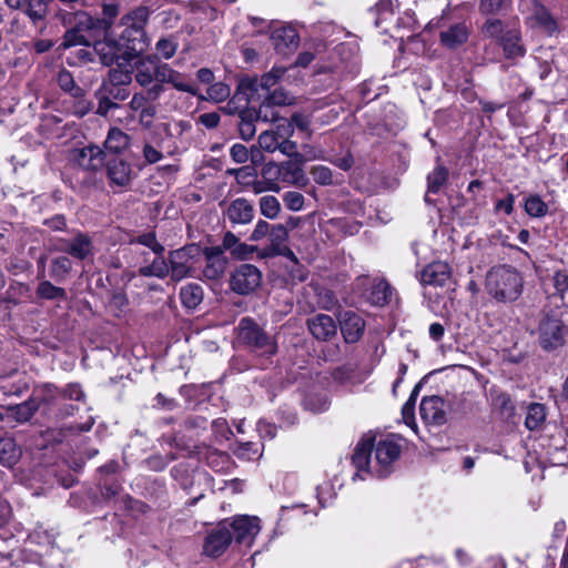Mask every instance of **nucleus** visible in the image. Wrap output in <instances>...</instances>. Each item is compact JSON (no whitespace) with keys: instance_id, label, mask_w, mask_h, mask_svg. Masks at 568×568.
<instances>
[{"instance_id":"obj_1","label":"nucleus","mask_w":568,"mask_h":568,"mask_svg":"<svg viewBox=\"0 0 568 568\" xmlns=\"http://www.w3.org/2000/svg\"><path fill=\"white\" fill-rule=\"evenodd\" d=\"M150 18L148 7H138L121 18L123 30L119 34V43L129 58L138 57L149 47L145 26Z\"/></svg>"},{"instance_id":"obj_2","label":"nucleus","mask_w":568,"mask_h":568,"mask_svg":"<svg viewBox=\"0 0 568 568\" xmlns=\"http://www.w3.org/2000/svg\"><path fill=\"white\" fill-rule=\"evenodd\" d=\"M487 293L498 302H514L523 291V277L511 266L493 267L486 275Z\"/></svg>"},{"instance_id":"obj_3","label":"nucleus","mask_w":568,"mask_h":568,"mask_svg":"<svg viewBox=\"0 0 568 568\" xmlns=\"http://www.w3.org/2000/svg\"><path fill=\"white\" fill-rule=\"evenodd\" d=\"M237 339L257 355H274L277 345L254 320L243 317L237 325Z\"/></svg>"},{"instance_id":"obj_4","label":"nucleus","mask_w":568,"mask_h":568,"mask_svg":"<svg viewBox=\"0 0 568 568\" xmlns=\"http://www.w3.org/2000/svg\"><path fill=\"white\" fill-rule=\"evenodd\" d=\"M201 247L197 244L185 245L169 252L171 280L180 282L191 276L193 262L200 255Z\"/></svg>"},{"instance_id":"obj_5","label":"nucleus","mask_w":568,"mask_h":568,"mask_svg":"<svg viewBox=\"0 0 568 568\" xmlns=\"http://www.w3.org/2000/svg\"><path fill=\"white\" fill-rule=\"evenodd\" d=\"M262 283V272L253 264L239 265L230 277V287L240 295L253 293Z\"/></svg>"},{"instance_id":"obj_6","label":"nucleus","mask_w":568,"mask_h":568,"mask_svg":"<svg viewBox=\"0 0 568 568\" xmlns=\"http://www.w3.org/2000/svg\"><path fill=\"white\" fill-rule=\"evenodd\" d=\"M286 69L283 67H274L267 73L263 74L261 79H246L241 81V93L245 95V102L251 103L255 100L258 93L270 91L277 82L284 77Z\"/></svg>"},{"instance_id":"obj_7","label":"nucleus","mask_w":568,"mask_h":568,"mask_svg":"<svg viewBox=\"0 0 568 568\" xmlns=\"http://www.w3.org/2000/svg\"><path fill=\"white\" fill-rule=\"evenodd\" d=\"M229 520V529L236 544L251 547L261 530L260 518L248 515L235 516Z\"/></svg>"},{"instance_id":"obj_8","label":"nucleus","mask_w":568,"mask_h":568,"mask_svg":"<svg viewBox=\"0 0 568 568\" xmlns=\"http://www.w3.org/2000/svg\"><path fill=\"white\" fill-rule=\"evenodd\" d=\"M232 540L229 520H223L207 532L203 542V554L210 558H219L227 550Z\"/></svg>"},{"instance_id":"obj_9","label":"nucleus","mask_w":568,"mask_h":568,"mask_svg":"<svg viewBox=\"0 0 568 568\" xmlns=\"http://www.w3.org/2000/svg\"><path fill=\"white\" fill-rule=\"evenodd\" d=\"M567 334L568 327L559 318L546 317L539 324V342L546 351L562 346Z\"/></svg>"},{"instance_id":"obj_10","label":"nucleus","mask_w":568,"mask_h":568,"mask_svg":"<svg viewBox=\"0 0 568 568\" xmlns=\"http://www.w3.org/2000/svg\"><path fill=\"white\" fill-rule=\"evenodd\" d=\"M57 250L82 261L93 255V243L89 234L77 232L72 239L59 240Z\"/></svg>"},{"instance_id":"obj_11","label":"nucleus","mask_w":568,"mask_h":568,"mask_svg":"<svg viewBox=\"0 0 568 568\" xmlns=\"http://www.w3.org/2000/svg\"><path fill=\"white\" fill-rule=\"evenodd\" d=\"M67 22L75 27L78 31L82 32L88 38L95 36L97 32H106L111 29V21L94 19L84 11L69 14L64 18V23Z\"/></svg>"},{"instance_id":"obj_12","label":"nucleus","mask_w":568,"mask_h":568,"mask_svg":"<svg viewBox=\"0 0 568 568\" xmlns=\"http://www.w3.org/2000/svg\"><path fill=\"white\" fill-rule=\"evenodd\" d=\"M255 210L251 201L237 197L223 210V215L232 225H247L254 219Z\"/></svg>"},{"instance_id":"obj_13","label":"nucleus","mask_w":568,"mask_h":568,"mask_svg":"<svg viewBox=\"0 0 568 568\" xmlns=\"http://www.w3.org/2000/svg\"><path fill=\"white\" fill-rule=\"evenodd\" d=\"M206 264L203 268V276L207 280L216 281L225 274L229 260L221 248L209 246L203 250Z\"/></svg>"},{"instance_id":"obj_14","label":"nucleus","mask_w":568,"mask_h":568,"mask_svg":"<svg viewBox=\"0 0 568 568\" xmlns=\"http://www.w3.org/2000/svg\"><path fill=\"white\" fill-rule=\"evenodd\" d=\"M271 41L276 52L287 55L298 48L300 36L292 26H284L273 30Z\"/></svg>"},{"instance_id":"obj_15","label":"nucleus","mask_w":568,"mask_h":568,"mask_svg":"<svg viewBox=\"0 0 568 568\" xmlns=\"http://www.w3.org/2000/svg\"><path fill=\"white\" fill-rule=\"evenodd\" d=\"M341 332L346 343H356L363 335L365 322L353 311H344L338 317Z\"/></svg>"},{"instance_id":"obj_16","label":"nucleus","mask_w":568,"mask_h":568,"mask_svg":"<svg viewBox=\"0 0 568 568\" xmlns=\"http://www.w3.org/2000/svg\"><path fill=\"white\" fill-rule=\"evenodd\" d=\"M375 459L381 467L379 476L388 474L387 467L400 455V447L393 438L381 439L375 446Z\"/></svg>"},{"instance_id":"obj_17","label":"nucleus","mask_w":568,"mask_h":568,"mask_svg":"<svg viewBox=\"0 0 568 568\" xmlns=\"http://www.w3.org/2000/svg\"><path fill=\"white\" fill-rule=\"evenodd\" d=\"M446 404L439 396H430L423 398L420 403L422 418L433 425H443L446 423Z\"/></svg>"},{"instance_id":"obj_18","label":"nucleus","mask_w":568,"mask_h":568,"mask_svg":"<svg viewBox=\"0 0 568 568\" xmlns=\"http://www.w3.org/2000/svg\"><path fill=\"white\" fill-rule=\"evenodd\" d=\"M310 333L317 341H329L336 335L337 326L332 316L326 314H316L306 320Z\"/></svg>"},{"instance_id":"obj_19","label":"nucleus","mask_w":568,"mask_h":568,"mask_svg":"<svg viewBox=\"0 0 568 568\" xmlns=\"http://www.w3.org/2000/svg\"><path fill=\"white\" fill-rule=\"evenodd\" d=\"M215 247L221 248L222 254L230 252L234 258L241 261L248 258L257 251V246L241 242L240 239L231 231L224 233L221 244Z\"/></svg>"},{"instance_id":"obj_20","label":"nucleus","mask_w":568,"mask_h":568,"mask_svg":"<svg viewBox=\"0 0 568 568\" xmlns=\"http://www.w3.org/2000/svg\"><path fill=\"white\" fill-rule=\"evenodd\" d=\"M450 267L445 262H433L420 272L422 285L444 286L450 280Z\"/></svg>"},{"instance_id":"obj_21","label":"nucleus","mask_w":568,"mask_h":568,"mask_svg":"<svg viewBox=\"0 0 568 568\" xmlns=\"http://www.w3.org/2000/svg\"><path fill=\"white\" fill-rule=\"evenodd\" d=\"M258 119L263 121L274 120V114L270 116L267 113H262L255 109H243L239 112L237 126L243 140L248 141L255 135V121Z\"/></svg>"},{"instance_id":"obj_22","label":"nucleus","mask_w":568,"mask_h":568,"mask_svg":"<svg viewBox=\"0 0 568 568\" xmlns=\"http://www.w3.org/2000/svg\"><path fill=\"white\" fill-rule=\"evenodd\" d=\"M6 3L14 10H21L36 24L45 19L49 12L45 0H6Z\"/></svg>"},{"instance_id":"obj_23","label":"nucleus","mask_w":568,"mask_h":568,"mask_svg":"<svg viewBox=\"0 0 568 568\" xmlns=\"http://www.w3.org/2000/svg\"><path fill=\"white\" fill-rule=\"evenodd\" d=\"M106 176L111 185L128 186L133 178L131 164L122 159L109 160L106 163Z\"/></svg>"},{"instance_id":"obj_24","label":"nucleus","mask_w":568,"mask_h":568,"mask_svg":"<svg viewBox=\"0 0 568 568\" xmlns=\"http://www.w3.org/2000/svg\"><path fill=\"white\" fill-rule=\"evenodd\" d=\"M104 33V39L95 41L93 49L97 55L99 57V61L105 65H112L119 58V52L121 49V44L119 41L110 37V30Z\"/></svg>"},{"instance_id":"obj_25","label":"nucleus","mask_w":568,"mask_h":568,"mask_svg":"<svg viewBox=\"0 0 568 568\" xmlns=\"http://www.w3.org/2000/svg\"><path fill=\"white\" fill-rule=\"evenodd\" d=\"M75 162L88 171H99L105 162L104 152L98 145H88L78 151Z\"/></svg>"},{"instance_id":"obj_26","label":"nucleus","mask_w":568,"mask_h":568,"mask_svg":"<svg viewBox=\"0 0 568 568\" xmlns=\"http://www.w3.org/2000/svg\"><path fill=\"white\" fill-rule=\"evenodd\" d=\"M39 407V402L34 398H30L18 405L4 406L3 409L6 410L7 419L23 424L33 417Z\"/></svg>"},{"instance_id":"obj_27","label":"nucleus","mask_w":568,"mask_h":568,"mask_svg":"<svg viewBox=\"0 0 568 568\" xmlns=\"http://www.w3.org/2000/svg\"><path fill=\"white\" fill-rule=\"evenodd\" d=\"M156 78V57L149 55L135 63L134 79L143 88L150 87Z\"/></svg>"},{"instance_id":"obj_28","label":"nucleus","mask_w":568,"mask_h":568,"mask_svg":"<svg viewBox=\"0 0 568 568\" xmlns=\"http://www.w3.org/2000/svg\"><path fill=\"white\" fill-rule=\"evenodd\" d=\"M281 180L284 183L292 184L298 187H304L308 180L302 168V160L284 161L281 163Z\"/></svg>"},{"instance_id":"obj_29","label":"nucleus","mask_w":568,"mask_h":568,"mask_svg":"<svg viewBox=\"0 0 568 568\" xmlns=\"http://www.w3.org/2000/svg\"><path fill=\"white\" fill-rule=\"evenodd\" d=\"M253 102L260 103V109L262 113L272 106H282L288 105L292 103V97L287 94V92L282 88H275L273 91L270 90L265 93H258L255 95V100Z\"/></svg>"},{"instance_id":"obj_30","label":"nucleus","mask_w":568,"mask_h":568,"mask_svg":"<svg viewBox=\"0 0 568 568\" xmlns=\"http://www.w3.org/2000/svg\"><path fill=\"white\" fill-rule=\"evenodd\" d=\"M546 293L551 298H559L561 306L568 307V274L556 272L546 284Z\"/></svg>"},{"instance_id":"obj_31","label":"nucleus","mask_w":568,"mask_h":568,"mask_svg":"<svg viewBox=\"0 0 568 568\" xmlns=\"http://www.w3.org/2000/svg\"><path fill=\"white\" fill-rule=\"evenodd\" d=\"M469 36L468 28L464 23H457L440 32V42L448 49H455L464 44Z\"/></svg>"},{"instance_id":"obj_32","label":"nucleus","mask_w":568,"mask_h":568,"mask_svg":"<svg viewBox=\"0 0 568 568\" xmlns=\"http://www.w3.org/2000/svg\"><path fill=\"white\" fill-rule=\"evenodd\" d=\"M532 27L542 29L545 32L551 34L557 29L555 19L550 16L548 10L538 2H534L532 12L529 17Z\"/></svg>"},{"instance_id":"obj_33","label":"nucleus","mask_w":568,"mask_h":568,"mask_svg":"<svg viewBox=\"0 0 568 568\" xmlns=\"http://www.w3.org/2000/svg\"><path fill=\"white\" fill-rule=\"evenodd\" d=\"M521 37L517 30L505 31V34L500 38V45L504 49L505 57L508 59L523 57L525 49L521 45Z\"/></svg>"},{"instance_id":"obj_34","label":"nucleus","mask_w":568,"mask_h":568,"mask_svg":"<svg viewBox=\"0 0 568 568\" xmlns=\"http://www.w3.org/2000/svg\"><path fill=\"white\" fill-rule=\"evenodd\" d=\"M130 142L131 138L129 134L119 128H111L104 141V148L111 153L119 154L129 148Z\"/></svg>"},{"instance_id":"obj_35","label":"nucleus","mask_w":568,"mask_h":568,"mask_svg":"<svg viewBox=\"0 0 568 568\" xmlns=\"http://www.w3.org/2000/svg\"><path fill=\"white\" fill-rule=\"evenodd\" d=\"M21 457V449L12 437L0 438V464L6 467L14 466Z\"/></svg>"},{"instance_id":"obj_36","label":"nucleus","mask_w":568,"mask_h":568,"mask_svg":"<svg viewBox=\"0 0 568 568\" xmlns=\"http://www.w3.org/2000/svg\"><path fill=\"white\" fill-rule=\"evenodd\" d=\"M374 448V438H363L357 445L352 456V462L358 470H366L369 465V457Z\"/></svg>"},{"instance_id":"obj_37","label":"nucleus","mask_w":568,"mask_h":568,"mask_svg":"<svg viewBox=\"0 0 568 568\" xmlns=\"http://www.w3.org/2000/svg\"><path fill=\"white\" fill-rule=\"evenodd\" d=\"M278 130H282V136L278 142L277 151L288 158H295L297 160H302V154L298 152V148L296 142L290 140V136L293 134V128L291 124H281L278 125Z\"/></svg>"},{"instance_id":"obj_38","label":"nucleus","mask_w":568,"mask_h":568,"mask_svg":"<svg viewBox=\"0 0 568 568\" xmlns=\"http://www.w3.org/2000/svg\"><path fill=\"white\" fill-rule=\"evenodd\" d=\"M139 274L145 277L164 278L171 276L169 258L165 260L162 255H156L153 262L139 268Z\"/></svg>"},{"instance_id":"obj_39","label":"nucleus","mask_w":568,"mask_h":568,"mask_svg":"<svg viewBox=\"0 0 568 568\" xmlns=\"http://www.w3.org/2000/svg\"><path fill=\"white\" fill-rule=\"evenodd\" d=\"M287 227L284 224H273L268 235L270 246L265 248L263 256H273V253L286 245L288 241Z\"/></svg>"},{"instance_id":"obj_40","label":"nucleus","mask_w":568,"mask_h":568,"mask_svg":"<svg viewBox=\"0 0 568 568\" xmlns=\"http://www.w3.org/2000/svg\"><path fill=\"white\" fill-rule=\"evenodd\" d=\"M546 420V408L542 404L532 403L528 406L525 425L529 430L539 429Z\"/></svg>"},{"instance_id":"obj_41","label":"nucleus","mask_w":568,"mask_h":568,"mask_svg":"<svg viewBox=\"0 0 568 568\" xmlns=\"http://www.w3.org/2000/svg\"><path fill=\"white\" fill-rule=\"evenodd\" d=\"M180 297L185 307L195 308L203 300V290L197 284H187L181 288Z\"/></svg>"},{"instance_id":"obj_42","label":"nucleus","mask_w":568,"mask_h":568,"mask_svg":"<svg viewBox=\"0 0 568 568\" xmlns=\"http://www.w3.org/2000/svg\"><path fill=\"white\" fill-rule=\"evenodd\" d=\"M448 179V170L443 165H438L427 176V193L425 196L426 202H430L428 194L437 193Z\"/></svg>"},{"instance_id":"obj_43","label":"nucleus","mask_w":568,"mask_h":568,"mask_svg":"<svg viewBox=\"0 0 568 568\" xmlns=\"http://www.w3.org/2000/svg\"><path fill=\"white\" fill-rule=\"evenodd\" d=\"M493 407L503 419H510L515 415V405L506 393H497L493 397Z\"/></svg>"},{"instance_id":"obj_44","label":"nucleus","mask_w":568,"mask_h":568,"mask_svg":"<svg viewBox=\"0 0 568 568\" xmlns=\"http://www.w3.org/2000/svg\"><path fill=\"white\" fill-rule=\"evenodd\" d=\"M132 72L133 70L126 65L118 63L115 68L109 70L108 78L103 81L128 88L132 82Z\"/></svg>"},{"instance_id":"obj_45","label":"nucleus","mask_w":568,"mask_h":568,"mask_svg":"<svg viewBox=\"0 0 568 568\" xmlns=\"http://www.w3.org/2000/svg\"><path fill=\"white\" fill-rule=\"evenodd\" d=\"M166 83L172 84V87L178 91L186 92L191 95L199 94V90L194 82L187 75L176 70L172 72V75L169 78Z\"/></svg>"},{"instance_id":"obj_46","label":"nucleus","mask_w":568,"mask_h":568,"mask_svg":"<svg viewBox=\"0 0 568 568\" xmlns=\"http://www.w3.org/2000/svg\"><path fill=\"white\" fill-rule=\"evenodd\" d=\"M260 212L268 220H275L281 213V203L274 195H264L258 200Z\"/></svg>"},{"instance_id":"obj_47","label":"nucleus","mask_w":568,"mask_h":568,"mask_svg":"<svg viewBox=\"0 0 568 568\" xmlns=\"http://www.w3.org/2000/svg\"><path fill=\"white\" fill-rule=\"evenodd\" d=\"M310 174L314 182L320 185H333L342 182V180L336 179L332 170L325 165H314L311 169Z\"/></svg>"},{"instance_id":"obj_48","label":"nucleus","mask_w":568,"mask_h":568,"mask_svg":"<svg viewBox=\"0 0 568 568\" xmlns=\"http://www.w3.org/2000/svg\"><path fill=\"white\" fill-rule=\"evenodd\" d=\"M131 244H141L149 247L155 255H162L165 251L164 246L158 241L154 232H146L136 235L130 241Z\"/></svg>"},{"instance_id":"obj_49","label":"nucleus","mask_w":568,"mask_h":568,"mask_svg":"<svg viewBox=\"0 0 568 568\" xmlns=\"http://www.w3.org/2000/svg\"><path fill=\"white\" fill-rule=\"evenodd\" d=\"M525 211L531 217H544L548 213V205L538 194H532L525 201Z\"/></svg>"},{"instance_id":"obj_50","label":"nucleus","mask_w":568,"mask_h":568,"mask_svg":"<svg viewBox=\"0 0 568 568\" xmlns=\"http://www.w3.org/2000/svg\"><path fill=\"white\" fill-rule=\"evenodd\" d=\"M59 87L70 93L74 98H79L83 94V90L75 84V81L73 79V75L70 71L63 69L58 73L57 78Z\"/></svg>"},{"instance_id":"obj_51","label":"nucleus","mask_w":568,"mask_h":568,"mask_svg":"<svg viewBox=\"0 0 568 568\" xmlns=\"http://www.w3.org/2000/svg\"><path fill=\"white\" fill-rule=\"evenodd\" d=\"M37 295L44 300H65L64 288L53 285L49 281H43L38 285Z\"/></svg>"},{"instance_id":"obj_52","label":"nucleus","mask_w":568,"mask_h":568,"mask_svg":"<svg viewBox=\"0 0 568 568\" xmlns=\"http://www.w3.org/2000/svg\"><path fill=\"white\" fill-rule=\"evenodd\" d=\"M283 131L278 130V128L273 131H264L258 135V145L263 151L273 153L277 151L278 142L282 136Z\"/></svg>"},{"instance_id":"obj_53","label":"nucleus","mask_w":568,"mask_h":568,"mask_svg":"<svg viewBox=\"0 0 568 568\" xmlns=\"http://www.w3.org/2000/svg\"><path fill=\"white\" fill-rule=\"evenodd\" d=\"M99 90L114 102L124 101L130 97V91L126 87L115 85L105 81H102Z\"/></svg>"},{"instance_id":"obj_54","label":"nucleus","mask_w":568,"mask_h":568,"mask_svg":"<svg viewBox=\"0 0 568 568\" xmlns=\"http://www.w3.org/2000/svg\"><path fill=\"white\" fill-rule=\"evenodd\" d=\"M89 38L82 32L78 31L75 27L71 28L63 36V48H71L75 45H88Z\"/></svg>"},{"instance_id":"obj_55","label":"nucleus","mask_w":568,"mask_h":568,"mask_svg":"<svg viewBox=\"0 0 568 568\" xmlns=\"http://www.w3.org/2000/svg\"><path fill=\"white\" fill-rule=\"evenodd\" d=\"M481 32L486 38L496 39L500 43V38L505 34L503 22L498 19H488L483 28Z\"/></svg>"},{"instance_id":"obj_56","label":"nucleus","mask_w":568,"mask_h":568,"mask_svg":"<svg viewBox=\"0 0 568 568\" xmlns=\"http://www.w3.org/2000/svg\"><path fill=\"white\" fill-rule=\"evenodd\" d=\"M155 50L161 58L171 59L178 50V42L173 38H162L156 42Z\"/></svg>"},{"instance_id":"obj_57","label":"nucleus","mask_w":568,"mask_h":568,"mask_svg":"<svg viewBox=\"0 0 568 568\" xmlns=\"http://www.w3.org/2000/svg\"><path fill=\"white\" fill-rule=\"evenodd\" d=\"M71 261L67 256H58L51 262V276L54 278L64 277L71 270Z\"/></svg>"},{"instance_id":"obj_58","label":"nucleus","mask_w":568,"mask_h":568,"mask_svg":"<svg viewBox=\"0 0 568 568\" xmlns=\"http://www.w3.org/2000/svg\"><path fill=\"white\" fill-rule=\"evenodd\" d=\"M285 206L293 212H298L303 209L305 197L302 193L296 191H288L283 195Z\"/></svg>"},{"instance_id":"obj_59","label":"nucleus","mask_w":568,"mask_h":568,"mask_svg":"<svg viewBox=\"0 0 568 568\" xmlns=\"http://www.w3.org/2000/svg\"><path fill=\"white\" fill-rule=\"evenodd\" d=\"M230 92L231 90L229 85L222 82L214 83L207 89L209 98L215 102H220L229 98Z\"/></svg>"},{"instance_id":"obj_60","label":"nucleus","mask_w":568,"mask_h":568,"mask_svg":"<svg viewBox=\"0 0 568 568\" xmlns=\"http://www.w3.org/2000/svg\"><path fill=\"white\" fill-rule=\"evenodd\" d=\"M281 172V163L268 162L262 168L261 175L271 183H278Z\"/></svg>"},{"instance_id":"obj_61","label":"nucleus","mask_w":568,"mask_h":568,"mask_svg":"<svg viewBox=\"0 0 568 568\" xmlns=\"http://www.w3.org/2000/svg\"><path fill=\"white\" fill-rule=\"evenodd\" d=\"M98 97V108H97V114L101 116L108 115L109 111L112 109L118 108V103L108 98L105 94H103L100 90L97 92Z\"/></svg>"},{"instance_id":"obj_62","label":"nucleus","mask_w":568,"mask_h":568,"mask_svg":"<svg viewBox=\"0 0 568 568\" xmlns=\"http://www.w3.org/2000/svg\"><path fill=\"white\" fill-rule=\"evenodd\" d=\"M273 227V224H270L268 222L264 220H258L255 224L254 230L252 231L250 235V240L253 242H257L265 236L270 235L271 230Z\"/></svg>"},{"instance_id":"obj_63","label":"nucleus","mask_w":568,"mask_h":568,"mask_svg":"<svg viewBox=\"0 0 568 568\" xmlns=\"http://www.w3.org/2000/svg\"><path fill=\"white\" fill-rule=\"evenodd\" d=\"M61 396L64 399L82 400L84 393L79 384H69L61 390Z\"/></svg>"},{"instance_id":"obj_64","label":"nucleus","mask_w":568,"mask_h":568,"mask_svg":"<svg viewBox=\"0 0 568 568\" xmlns=\"http://www.w3.org/2000/svg\"><path fill=\"white\" fill-rule=\"evenodd\" d=\"M318 296V304L323 310L332 311L337 305V298L332 291L325 290Z\"/></svg>"}]
</instances>
